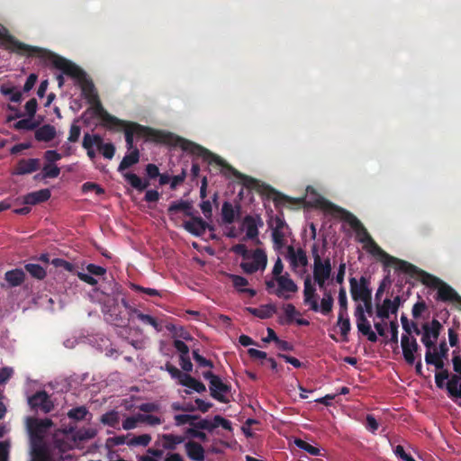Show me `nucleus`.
<instances>
[{
	"instance_id": "obj_28",
	"label": "nucleus",
	"mask_w": 461,
	"mask_h": 461,
	"mask_svg": "<svg viewBox=\"0 0 461 461\" xmlns=\"http://www.w3.org/2000/svg\"><path fill=\"white\" fill-rule=\"evenodd\" d=\"M240 215V206H234L229 202H225L221 207L222 221L225 223H232Z\"/></svg>"
},
{
	"instance_id": "obj_15",
	"label": "nucleus",
	"mask_w": 461,
	"mask_h": 461,
	"mask_svg": "<svg viewBox=\"0 0 461 461\" xmlns=\"http://www.w3.org/2000/svg\"><path fill=\"white\" fill-rule=\"evenodd\" d=\"M441 327L440 322L437 320H433L430 324L423 325L421 342L427 348V350L431 351V348L434 347L439 336Z\"/></svg>"
},
{
	"instance_id": "obj_34",
	"label": "nucleus",
	"mask_w": 461,
	"mask_h": 461,
	"mask_svg": "<svg viewBox=\"0 0 461 461\" xmlns=\"http://www.w3.org/2000/svg\"><path fill=\"white\" fill-rule=\"evenodd\" d=\"M180 384L187 386L197 393H203L205 391V385L190 376L189 375H185L182 376V379L179 382Z\"/></svg>"
},
{
	"instance_id": "obj_41",
	"label": "nucleus",
	"mask_w": 461,
	"mask_h": 461,
	"mask_svg": "<svg viewBox=\"0 0 461 461\" xmlns=\"http://www.w3.org/2000/svg\"><path fill=\"white\" fill-rule=\"evenodd\" d=\"M1 94L9 96L10 101L14 103H20L22 101V93L14 87L2 86L0 88Z\"/></svg>"
},
{
	"instance_id": "obj_60",
	"label": "nucleus",
	"mask_w": 461,
	"mask_h": 461,
	"mask_svg": "<svg viewBox=\"0 0 461 461\" xmlns=\"http://www.w3.org/2000/svg\"><path fill=\"white\" fill-rule=\"evenodd\" d=\"M131 288L136 292L143 293L149 296H161V293L153 288H146L135 284L131 285Z\"/></svg>"
},
{
	"instance_id": "obj_64",
	"label": "nucleus",
	"mask_w": 461,
	"mask_h": 461,
	"mask_svg": "<svg viewBox=\"0 0 461 461\" xmlns=\"http://www.w3.org/2000/svg\"><path fill=\"white\" fill-rule=\"evenodd\" d=\"M165 369L170 374L172 378L178 379L179 382L182 379V376L185 375L183 374L177 367L169 363L166 364Z\"/></svg>"
},
{
	"instance_id": "obj_49",
	"label": "nucleus",
	"mask_w": 461,
	"mask_h": 461,
	"mask_svg": "<svg viewBox=\"0 0 461 461\" xmlns=\"http://www.w3.org/2000/svg\"><path fill=\"white\" fill-rule=\"evenodd\" d=\"M105 320L114 325H121L122 318L117 312L116 308H111L109 310L104 309Z\"/></svg>"
},
{
	"instance_id": "obj_31",
	"label": "nucleus",
	"mask_w": 461,
	"mask_h": 461,
	"mask_svg": "<svg viewBox=\"0 0 461 461\" xmlns=\"http://www.w3.org/2000/svg\"><path fill=\"white\" fill-rule=\"evenodd\" d=\"M100 420L104 425L120 429V414L116 411H111L103 414Z\"/></svg>"
},
{
	"instance_id": "obj_32",
	"label": "nucleus",
	"mask_w": 461,
	"mask_h": 461,
	"mask_svg": "<svg viewBox=\"0 0 461 461\" xmlns=\"http://www.w3.org/2000/svg\"><path fill=\"white\" fill-rule=\"evenodd\" d=\"M183 437L173 434H165L160 438V445L166 449H174L176 445L182 443Z\"/></svg>"
},
{
	"instance_id": "obj_61",
	"label": "nucleus",
	"mask_w": 461,
	"mask_h": 461,
	"mask_svg": "<svg viewBox=\"0 0 461 461\" xmlns=\"http://www.w3.org/2000/svg\"><path fill=\"white\" fill-rule=\"evenodd\" d=\"M193 357H194V361L198 364V366H203V367H210L212 368L213 366L212 361L210 360H207L206 358H204L203 356H201L197 350H194L193 351Z\"/></svg>"
},
{
	"instance_id": "obj_58",
	"label": "nucleus",
	"mask_w": 461,
	"mask_h": 461,
	"mask_svg": "<svg viewBox=\"0 0 461 461\" xmlns=\"http://www.w3.org/2000/svg\"><path fill=\"white\" fill-rule=\"evenodd\" d=\"M284 264L280 258H277V259L275 262V265L271 271V276H267L266 279H275L278 276H284Z\"/></svg>"
},
{
	"instance_id": "obj_26",
	"label": "nucleus",
	"mask_w": 461,
	"mask_h": 461,
	"mask_svg": "<svg viewBox=\"0 0 461 461\" xmlns=\"http://www.w3.org/2000/svg\"><path fill=\"white\" fill-rule=\"evenodd\" d=\"M129 316L130 318H137L146 325L152 326L158 331L161 330L160 325L155 318L149 314H144L135 308H129Z\"/></svg>"
},
{
	"instance_id": "obj_55",
	"label": "nucleus",
	"mask_w": 461,
	"mask_h": 461,
	"mask_svg": "<svg viewBox=\"0 0 461 461\" xmlns=\"http://www.w3.org/2000/svg\"><path fill=\"white\" fill-rule=\"evenodd\" d=\"M313 203L315 206H318L328 212L333 213L339 211V209L335 205L331 204L330 202L326 201L325 199L320 196L316 198Z\"/></svg>"
},
{
	"instance_id": "obj_11",
	"label": "nucleus",
	"mask_w": 461,
	"mask_h": 461,
	"mask_svg": "<svg viewBox=\"0 0 461 461\" xmlns=\"http://www.w3.org/2000/svg\"><path fill=\"white\" fill-rule=\"evenodd\" d=\"M121 121L122 122V124L114 125L113 127H107V128L110 130H116V131L123 129L124 133H125V140H126V144H127V149L129 150H132L133 149V137L146 134L147 131H149V129L146 127H143L140 124L134 123V122H125L122 120H121Z\"/></svg>"
},
{
	"instance_id": "obj_20",
	"label": "nucleus",
	"mask_w": 461,
	"mask_h": 461,
	"mask_svg": "<svg viewBox=\"0 0 461 461\" xmlns=\"http://www.w3.org/2000/svg\"><path fill=\"white\" fill-rule=\"evenodd\" d=\"M209 388L211 391V395L214 399L221 402H226L225 395L229 392V386L225 384L219 376L214 378L213 381H211Z\"/></svg>"
},
{
	"instance_id": "obj_10",
	"label": "nucleus",
	"mask_w": 461,
	"mask_h": 461,
	"mask_svg": "<svg viewBox=\"0 0 461 461\" xmlns=\"http://www.w3.org/2000/svg\"><path fill=\"white\" fill-rule=\"evenodd\" d=\"M269 227L272 230V239L276 249H280L287 243V238L290 234L289 228L285 221L279 216L270 219Z\"/></svg>"
},
{
	"instance_id": "obj_22",
	"label": "nucleus",
	"mask_w": 461,
	"mask_h": 461,
	"mask_svg": "<svg viewBox=\"0 0 461 461\" xmlns=\"http://www.w3.org/2000/svg\"><path fill=\"white\" fill-rule=\"evenodd\" d=\"M185 229L190 233L201 236L205 232L207 223L201 218L195 217L184 222Z\"/></svg>"
},
{
	"instance_id": "obj_14",
	"label": "nucleus",
	"mask_w": 461,
	"mask_h": 461,
	"mask_svg": "<svg viewBox=\"0 0 461 461\" xmlns=\"http://www.w3.org/2000/svg\"><path fill=\"white\" fill-rule=\"evenodd\" d=\"M357 327L359 332L367 337L371 342L377 341V335L372 330L371 324L366 319L362 304H357L355 310Z\"/></svg>"
},
{
	"instance_id": "obj_45",
	"label": "nucleus",
	"mask_w": 461,
	"mask_h": 461,
	"mask_svg": "<svg viewBox=\"0 0 461 461\" xmlns=\"http://www.w3.org/2000/svg\"><path fill=\"white\" fill-rule=\"evenodd\" d=\"M60 173V169L55 164L46 163L42 168L43 178H55L58 177Z\"/></svg>"
},
{
	"instance_id": "obj_3",
	"label": "nucleus",
	"mask_w": 461,
	"mask_h": 461,
	"mask_svg": "<svg viewBox=\"0 0 461 461\" xmlns=\"http://www.w3.org/2000/svg\"><path fill=\"white\" fill-rule=\"evenodd\" d=\"M349 224L355 230L357 239L363 243L364 249L375 257H378L385 266H393L396 270L402 272H411L415 267L406 261L398 259L384 252L372 239L360 221L353 215L348 218Z\"/></svg>"
},
{
	"instance_id": "obj_51",
	"label": "nucleus",
	"mask_w": 461,
	"mask_h": 461,
	"mask_svg": "<svg viewBox=\"0 0 461 461\" xmlns=\"http://www.w3.org/2000/svg\"><path fill=\"white\" fill-rule=\"evenodd\" d=\"M25 268L33 277L38 279H42L46 276L44 268L38 264H27Z\"/></svg>"
},
{
	"instance_id": "obj_13",
	"label": "nucleus",
	"mask_w": 461,
	"mask_h": 461,
	"mask_svg": "<svg viewBox=\"0 0 461 461\" xmlns=\"http://www.w3.org/2000/svg\"><path fill=\"white\" fill-rule=\"evenodd\" d=\"M30 461H51L49 449L41 437L35 436L30 441Z\"/></svg>"
},
{
	"instance_id": "obj_8",
	"label": "nucleus",
	"mask_w": 461,
	"mask_h": 461,
	"mask_svg": "<svg viewBox=\"0 0 461 461\" xmlns=\"http://www.w3.org/2000/svg\"><path fill=\"white\" fill-rule=\"evenodd\" d=\"M267 263V257L262 249L251 250L240 263V267L247 274L264 271Z\"/></svg>"
},
{
	"instance_id": "obj_37",
	"label": "nucleus",
	"mask_w": 461,
	"mask_h": 461,
	"mask_svg": "<svg viewBox=\"0 0 461 461\" xmlns=\"http://www.w3.org/2000/svg\"><path fill=\"white\" fill-rule=\"evenodd\" d=\"M5 280L12 285L17 286L24 280V273L21 269H14L5 273Z\"/></svg>"
},
{
	"instance_id": "obj_36",
	"label": "nucleus",
	"mask_w": 461,
	"mask_h": 461,
	"mask_svg": "<svg viewBox=\"0 0 461 461\" xmlns=\"http://www.w3.org/2000/svg\"><path fill=\"white\" fill-rule=\"evenodd\" d=\"M151 441L149 434H141L139 436H131L128 438L126 445L129 447H147Z\"/></svg>"
},
{
	"instance_id": "obj_17",
	"label": "nucleus",
	"mask_w": 461,
	"mask_h": 461,
	"mask_svg": "<svg viewBox=\"0 0 461 461\" xmlns=\"http://www.w3.org/2000/svg\"><path fill=\"white\" fill-rule=\"evenodd\" d=\"M401 347L406 363L413 365L420 348L416 339L413 336H402Z\"/></svg>"
},
{
	"instance_id": "obj_19",
	"label": "nucleus",
	"mask_w": 461,
	"mask_h": 461,
	"mask_svg": "<svg viewBox=\"0 0 461 461\" xmlns=\"http://www.w3.org/2000/svg\"><path fill=\"white\" fill-rule=\"evenodd\" d=\"M400 305V297L396 296L393 301L385 299L381 305L377 306L376 315L381 319H387L391 313H396Z\"/></svg>"
},
{
	"instance_id": "obj_33",
	"label": "nucleus",
	"mask_w": 461,
	"mask_h": 461,
	"mask_svg": "<svg viewBox=\"0 0 461 461\" xmlns=\"http://www.w3.org/2000/svg\"><path fill=\"white\" fill-rule=\"evenodd\" d=\"M230 278L233 286L240 292L248 293L250 296H254L256 294L254 290L244 288L248 285V280L245 277L237 275H230Z\"/></svg>"
},
{
	"instance_id": "obj_52",
	"label": "nucleus",
	"mask_w": 461,
	"mask_h": 461,
	"mask_svg": "<svg viewBox=\"0 0 461 461\" xmlns=\"http://www.w3.org/2000/svg\"><path fill=\"white\" fill-rule=\"evenodd\" d=\"M339 315H347L348 313V299L345 288L341 287L339 292Z\"/></svg>"
},
{
	"instance_id": "obj_6",
	"label": "nucleus",
	"mask_w": 461,
	"mask_h": 461,
	"mask_svg": "<svg viewBox=\"0 0 461 461\" xmlns=\"http://www.w3.org/2000/svg\"><path fill=\"white\" fill-rule=\"evenodd\" d=\"M416 270H413L411 272H406L407 274H410L411 276L418 275L422 283L431 286L438 288V298L443 301H456L459 302L461 298L459 295L456 293L454 289H452L449 285L442 282L440 279L424 272L421 270H419L415 267Z\"/></svg>"
},
{
	"instance_id": "obj_54",
	"label": "nucleus",
	"mask_w": 461,
	"mask_h": 461,
	"mask_svg": "<svg viewBox=\"0 0 461 461\" xmlns=\"http://www.w3.org/2000/svg\"><path fill=\"white\" fill-rule=\"evenodd\" d=\"M338 325L340 330V333L343 337H347L348 332L350 331V321L347 315H339V320H338Z\"/></svg>"
},
{
	"instance_id": "obj_39",
	"label": "nucleus",
	"mask_w": 461,
	"mask_h": 461,
	"mask_svg": "<svg viewBox=\"0 0 461 461\" xmlns=\"http://www.w3.org/2000/svg\"><path fill=\"white\" fill-rule=\"evenodd\" d=\"M126 180L131 184L132 187L139 191H142L149 185L148 181H143L140 176L133 173H127L124 175Z\"/></svg>"
},
{
	"instance_id": "obj_42",
	"label": "nucleus",
	"mask_w": 461,
	"mask_h": 461,
	"mask_svg": "<svg viewBox=\"0 0 461 461\" xmlns=\"http://www.w3.org/2000/svg\"><path fill=\"white\" fill-rule=\"evenodd\" d=\"M191 209V205L188 202L186 201H177V202H174L173 203L170 204L169 208H168V213L170 215H173L175 214L176 212H179V211H183L185 212L186 214H189V211Z\"/></svg>"
},
{
	"instance_id": "obj_1",
	"label": "nucleus",
	"mask_w": 461,
	"mask_h": 461,
	"mask_svg": "<svg viewBox=\"0 0 461 461\" xmlns=\"http://www.w3.org/2000/svg\"><path fill=\"white\" fill-rule=\"evenodd\" d=\"M312 257V276L307 275L303 280V302L313 312L329 314L333 307V297L328 290L332 283V264L330 257L320 252L318 244L314 243L311 249Z\"/></svg>"
},
{
	"instance_id": "obj_7",
	"label": "nucleus",
	"mask_w": 461,
	"mask_h": 461,
	"mask_svg": "<svg viewBox=\"0 0 461 461\" xmlns=\"http://www.w3.org/2000/svg\"><path fill=\"white\" fill-rule=\"evenodd\" d=\"M0 47H4L6 50L18 52L21 54L31 55H39L43 56L46 53V50L32 47L30 45H26L16 41L14 37L9 35L6 30L0 25Z\"/></svg>"
},
{
	"instance_id": "obj_21",
	"label": "nucleus",
	"mask_w": 461,
	"mask_h": 461,
	"mask_svg": "<svg viewBox=\"0 0 461 461\" xmlns=\"http://www.w3.org/2000/svg\"><path fill=\"white\" fill-rule=\"evenodd\" d=\"M51 426L52 421L50 419L32 420L28 423V428L31 431V438L35 436L41 437L42 438V434L46 432V430Z\"/></svg>"
},
{
	"instance_id": "obj_48",
	"label": "nucleus",
	"mask_w": 461,
	"mask_h": 461,
	"mask_svg": "<svg viewBox=\"0 0 461 461\" xmlns=\"http://www.w3.org/2000/svg\"><path fill=\"white\" fill-rule=\"evenodd\" d=\"M294 444L299 448L305 450L306 452H308L309 454H311L312 456H319L321 454L320 448H318L317 447L312 446L311 444H309L308 442H306L303 439L295 438Z\"/></svg>"
},
{
	"instance_id": "obj_4",
	"label": "nucleus",
	"mask_w": 461,
	"mask_h": 461,
	"mask_svg": "<svg viewBox=\"0 0 461 461\" xmlns=\"http://www.w3.org/2000/svg\"><path fill=\"white\" fill-rule=\"evenodd\" d=\"M182 147L185 150L190 151L191 153L198 157H202L205 161L208 162V164H215L216 166L221 167L222 169H225L232 173L233 176H235L237 178L242 180L246 185L250 186L254 183V180L252 178L238 172L236 169L227 165L226 162L219 156L211 153L204 148L186 140L183 141Z\"/></svg>"
},
{
	"instance_id": "obj_27",
	"label": "nucleus",
	"mask_w": 461,
	"mask_h": 461,
	"mask_svg": "<svg viewBox=\"0 0 461 461\" xmlns=\"http://www.w3.org/2000/svg\"><path fill=\"white\" fill-rule=\"evenodd\" d=\"M101 143V136L97 134H88L86 133L84 135L83 143L82 146L84 149L87 150V156L94 159L96 156L95 151L94 150L93 147L95 146L97 148V144Z\"/></svg>"
},
{
	"instance_id": "obj_59",
	"label": "nucleus",
	"mask_w": 461,
	"mask_h": 461,
	"mask_svg": "<svg viewBox=\"0 0 461 461\" xmlns=\"http://www.w3.org/2000/svg\"><path fill=\"white\" fill-rule=\"evenodd\" d=\"M51 264L54 267H56L58 268H62L68 272H73L75 269V267L73 264H71L62 258H54V259H52Z\"/></svg>"
},
{
	"instance_id": "obj_2",
	"label": "nucleus",
	"mask_w": 461,
	"mask_h": 461,
	"mask_svg": "<svg viewBox=\"0 0 461 461\" xmlns=\"http://www.w3.org/2000/svg\"><path fill=\"white\" fill-rule=\"evenodd\" d=\"M52 62L55 67L62 70L64 74L77 79L81 86L83 95L87 99L88 103L91 104L95 113L102 120L104 127H113L114 125L122 123L120 119L111 115L104 110L98 100L94 85L86 78V73L81 68L70 61L54 55L52 56Z\"/></svg>"
},
{
	"instance_id": "obj_24",
	"label": "nucleus",
	"mask_w": 461,
	"mask_h": 461,
	"mask_svg": "<svg viewBox=\"0 0 461 461\" xmlns=\"http://www.w3.org/2000/svg\"><path fill=\"white\" fill-rule=\"evenodd\" d=\"M57 135V131L54 126L50 124H44L35 131V139L38 141L49 142L52 140Z\"/></svg>"
},
{
	"instance_id": "obj_29",
	"label": "nucleus",
	"mask_w": 461,
	"mask_h": 461,
	"mask_svg": "<svg viewBox=\"0 0 461 461\" xmlns=\"http://www.w3.org/2000/svg\"><path fill=\"white\" fill-rule=\"evenodd\" d=\"M187 456L194 461H203L204 459V450L203 447L196 442H187L185 444Z\"/></svg>"
},
{
	"instance_id": "obj_5",
	"label": "nucleus",
	"mask_w": 461,
	"mask_h": 461,
	"mask_svg": "<svg viewBox=\"0 0 461 461\" xmlns=\"http://www.w3.org/2000/svg\"><path fill=\"white\" fill-rule=\"evenodd\" d=\"M265 283L269 294L285 300L292 299L299 289L296 283L291 278L287 272H285L284 276L275 279H266Z\"/></svg>"
},
{
	"instance_id": "obj_23",
	"label": "nucleus",
	"mask_w": 461,
	"mask_h": 461,
	"mask_svg": "<svg viewBox=\"0 0 461 461\" xmlns=\"http://www.w3.org/2000/svg\"><path fill=\"white\" fill-rule=\"evenodd\" d=\"M40 167V160L38 158H29L21 160L14 173L17 175H25L35 172Z\"/></svg>"
},
{
	"instance_id": "obj_16",
	"label": "nucleus",
	"mask_w": 461,
	"mask_h": 461,
	"mask_svg": "<svg viewBox=\"0 0 461 461\" xmlns=\"http://www.w3.org/2000/svg\"><path fill=\"white\" fill-rule=\"evenodd\" d=\"M29 405L35 410H41L44 413L51 411L54 403L45 391H39L33 395L28 397Z\"/></svg>"
},
{
	"instance_id": "obj_56",
	"label": "nucleus",
	"mask_w": 461,
	"mask_h": 461,
	"mask_svg": "<svg viewBox=\"0 0 461 461\" xmlns=\"http://www.w3.org/2000/svg\"><path fill=\"white\" fill-rule=\"evenodd\" d=\"M139 410L142 414H154L159 411L160 405L158 402H145L139 406Z\"/></svg>"
},
{
	"instance_id": "obj_25",
	"label": "nucleus",
	"mask_w": 461,
	"mask_h": 461,
	"mask_svg": "<svg viewBox=\"0 0 461 461\" xmlns=\"http://www.w3.org/2000/svg\"><path fill=\"white\" fill-rule=\"evenodd\" d=\"M50 197V191L49 189H41L26 194L23 197V203L25 204L34 205L47 201Z\"/></svg>"
},
{
	"instance_id": "obj_50",
	"label": "nucleus",
	"mask_w": 461,
	"mask_h": 461,
	"mask_svg": "<svg viewBox=\"0 0 461 461\" xmlns=\"http://www.w3.org/2000/svg\"><path fill=\"white\" fill-rule=\"evenodd\" d=\"M88 414V411L85 406H80L77 408H73L68 411V416L69 419L75 420H82Z\"/></svg>"
},
{
	"instance_id": "obj_62",
	"label": "nucleus",
	"mask_w": 461,
	"mask_h": 461,
	"mask_svg": "<svg viewBox=\"0 0 461 461\" xmlns=\"http://www.w3.org/2000/svg\"><path fill=\"white\" fill-rule=\"evenodd\" d=\"M81 133V128L77 123H73L69 130V136L68 138L69 142H76L78 140Z\"/></svg>"
},
{
	"instance_id": "obj_63",
	"label": "nucleus",
	"mask_w": 461,
	"mask_h": 461,
	"mask_svg": "<svg viewBox=\"0 0 461 461\" xmlns=\"http://www.w3.org/2000/svg\"><path fill=\"white\" fill-rule=\"evenodd\" d=\"M460 380L461 375L457 373L453 375L450 378L448 377V381L446 385L448 393L461 383Z\"/></svg>"
},
{
	"instance_id": "obj_43",
	"label": "nucleus",
	"mask_w": 461,
	"mask_h": 461,
	"mask_svg": "<svg viewBox=\"0 0 461 461\" xmlns=\"http://www.w3.org/2000/svg\"><path fill=\"white\" fill-rule=\"evenodd\" d=\"M443 358L438 357V353H432L430 350H427L425 354V361L428 365H433L437 369H442L444 366Z\"/></svg>"
},
{
	"instance_id": "obj_46",
	"label": "nucleus",
	"mask_w": 461,
	"mask_h": 461,
	"mask_svg": "<svg viewBox=\"0 0 461 461\" xmlns=\"http://www.w3.org/2000/svg\"><path fill=\"white\" fill-rule=\"evenodd\" d=\"M98 150L107 159H112L115 153V148L112 143H104L101 138V143L97 144Z\"/></svg>"
},
{
	"instance_id": "obj_53",
	"label": "nucleus",
	"mask_w": 461,
	"mask_h": 461,
	"mask_svg": "<svg viewBox=\"0 0 461 461\" xmlns=\"http://www.w3.org/2000/svg\"><path fill=\"white\" fill-rule=\"evenodd\" d=\"M163 452L161 450L148 449L145 455L139 457V461H158L162 458Z\"/></svg>"
},
{
	"instance_id": "obj_44",
	"label": "nucleus",
	"mask_w": 461,
	"mask_h": 461,
	"mask_svg": "<svg viewBox=\"0 0 461 461\" xmlns=\"http://www.w3.org/2000/svg\"><path fill=\"white\" fill-rule=\"evenodd\" d=\"M141 420V423H145L149 426H158L163 423L164 420L160 415L157 414H141L140 413L139 417Z\"/></svg>"
},
{
	"instance_id": "obj_30",
	"label": "nucleus",
	"mask_w": 461,
	"mask_h": 461,
	"mask_svg": "<svg viewBox=\"0 0 461 461\" xmlns=\"http://www.w3.org/2000/svg\"><path fill=\"white\" fill-rule=\"evenodd\" d=\"M247 311L252 315L260 319H268L275 313V307L271 304L262 305L258 308H247Z\"/></svg>"
},
{
	"instance_id": "obj_57",
	"label": "nucleus",
	"mask_w": 461,
	"mask_h": 461,
	"mask_svg": "<svg viewBox=\"0 0 461 461\" xmlns=\"http://www.w3.org/2000/svg\"><path fill=\"white\" fill-rule=\"evenodd\" d=\"M197 418L194 415L189 414H178L175 416V423L176 426H181L185 424H190L194 426V420H196Z\"/></svg>"
},
{
	"instance_id": "obj_12",
	"label": "nucleus",
	"mask_w": 461,
	"mask_h": 461,
	"mask_svg": "<svg viewBox=\"0 0 461 461\" xmlns=\"http://www.w3.org/2000/svg\"><path fill=\"white\" fill-rule=\"evenodd\" d=\"M350 293L354 301L366 302L371 300V290L368 281L362 276L357 282L355 278L349 280Z\"/></svg>"
},
{
	"instance_id": "obj_35",
	"label": "nucleus",
	"mask_w": 461,
	"mask_h": 461,
	"mask_svg": "<svg viewBox=\"0 0 461 461\" xmlns=\"http://www.w3.org/2000/svg\"><path fill=\"white\" fill-rule=\"evenodd\" d=\"M139 161V150L134 149L131 151L130 154L124 156L122 160L121 161L118 170L123 171L126 168L131 167Z\"/></svg>"
},
{
	"instance_id": "obj_18",
	"label": "nucleus",
	"mask_w": 461,
	"mask_h": 461,
	"mask_svg": "<svg viewBox=\"0 0 461 461\" xmlns=\"http://www.w3.org/2000/svg\"><path fill=\"white\" fill-rule=\"evenodd\" d=\"M263 225V221L258 216H246L241 223L242 230L246 232V239L258 240V228Z\"/></svg>"
},
{
	"instance_id": "obj_40",
	"label": "nucleus",
	"mask_w": 461,
	"mask_h": 461,
	"mask_svg": "<svg viewBox=\"0 0 461 461\" xmlns=\"http://www.w3.org/2000/svg\"><path fill=\"white\" fill-rule=\"evenodd\" d=\"M97 430L95 428L89 427L77 430L73 437L76 440L85 441L95 438Z\"/></svg>"
},
{
	"instance_id": "obj_47",
	"label": "nucleus",
	"mask_w": 461,
	"mask_h": 461,
	"mask_svg": "<svg viewBox=\"0 0 461 461\" xmlns=\"http://www.w3.org/2000/svg\"><path fill=\"white\" fill-rule=\"evenodd\" d=\"M140 417V413H137L133 416L127 417L122 423V428L125 430L133 429L139 427L141 423Z\"/></svg>"
},
{
	"instance_id": "obj_38",
	"label": "nucleus",
	"mask_w": 461,
	"mask_h": 461,
	"mask_svg": "<svg viewBox=\"0 0 461 461\" xmlns=\"http://www.w3.org/2000/svg\"><path fill=\"white\" fill-rule=\"evenodd\" d=\"M401 322L402 329L404 330V333L402 336H412V333H415L419 335L420 333V330L418 327V325L415 322H410L407 316L402 314L401 316Z\"/></svg>"
},
{
	"instance_id": "obj_9",
	"label": "nucleus",
	"mask_w": 461,
	"mask_h": 461,
	"mask_svg": "<svg viewBox=\"0 0 461 461\" xmlns=\"http://www.w3.org/2000/svg\"><path fill=\"white\" fill-rule=\"evenodd\" d=\"M286 259L289 262L291 270L296 275L302 276L306 274L308 266V258L306 252L302 248H294L288 246L286 249Z\"/></svg>"
}]
</instances>
